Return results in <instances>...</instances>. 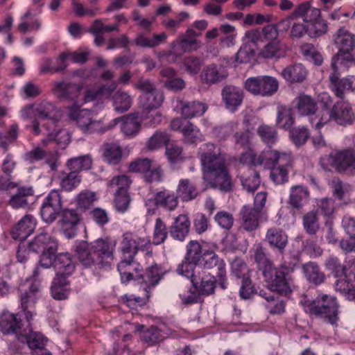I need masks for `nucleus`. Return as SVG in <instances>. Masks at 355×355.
<instances>
[{
	"label": "nucleus",
	"instance_id": "obj_1",
	"mask_svg": "<svg viewBox=\"0 0 355 355\" xmlns=\"http://www.w3.org/2000/svg\"><path fill=\"white\" fill-rule=\"evenodd\" d=\"M116 241L110 238L98 239L91 243L80 242L76 249V256L83 266H107L114 259Z\"/></svg>",
	"mask_w": 355,
	"mask_h": 355
},
{
	"label": "nucleus",
	"instance_id": "obj_2",
	"mask_svg": "<svg viewBox=\"0 0 355 355\" xmlns=\"http://www.w3.org/2000/svg\"><path fill=\"white\" fill-rule=\"evenodd\" d=\"M300 259L296 256L292 263H282L279 267L273 265L264 269L263 275L268 288L273 292H277L282 295H288L292 292L293 281L290 274L292 273Z\"/></svg>",
	"mask_w": 355,
	"mask_h": 355
},
{
	"label": "nucleus",
	"instance_id": "obj_3",
	"mask_svg": "<svg viewBox=\"0 0 355 355\" xmlns=\"http://www.w3.org/2000/svg\"><path fill=\"white\" fill-rule=\"evenodd\" d=\"M320 164L326 171L334 169L336 173L349 177L355 176V149L347 147L334 150L320 159Z\"/></svg>",
	"mask_w": 355,
	"mask_h": 355
},
{
	"label": "nucleus",
	"instance_id": "obj_4",
	"mask_svg": "<svg viewBox=\"0 0 355 355\" xmlns=\"http://www.w3.org/2000/svg\"><path fill=\"white\" fill-rule=\"evenodd\" d=\"M91 112L88 110H81L79 106L74 104L69 108V118L76 121L78 126L85 133L98 132L104 134L105 132L114 128L119 119H114L107 123L103 121L92 120Z\"/></svg>",
	"mask_w": 355,
	"mask_h": 355
},
{
	"label": "nucleus",
	"instance_id": "obj_5",
	"mask_svg": "<svg viewBox=\"0 0 355 355\" xmlns=\"http://www.w3.org/2000/svg\"><path fill=\"white\" fill-rule=\"evenodd\" d=\"M296 108L301 115L309 117V120L315 129H320L328 123V112L318 110L315 101L310 96L302 94L295 98Z\"/></svg>",
	"mask_w": 355,
	"mask_h": 355
},
{
	"label": "nucleus",
	"instance_id": "obj_6",
	"mask_svg": "<svg viewBox=\"0 0 355 355\" xmlns=\"http://www.w3.org/2000/svg\"><path fill=\"white\" fill-rule=\"evenodd\" d=\"M334 42L338 49L337 61L345 67L355 64V35L341 28L334 35Z\"/></svg>",
	"mask_w": 355,
	"mask_h": 355
},
{
	"label": "nucleus",
	"instance_id": "obj_7",
	"mask_svg": "<svg viewBox=\"0 0 355 355\" xmlns=\"http://www.w3.org/2000/svg\"><path fill=\"white\" fill-rule=\"evenodd\" d=\"M29 248L37 253L41 252L40 265L44 268L52 266V259L57 252L58 242L56 239L46 232L37 234L29 243Z\"/></svg>",
	"mask_w": 355,
	"mask_h": 355
},
{
	"label": "nucleus",
	"instance_id": "obj_8",
	"mask_svg": "<svg viewBox=\"0 0 355 355\" xmlns=\"http://www.w3.org/2000/svg\"><path fill=\"white\" fill-rule=\"evenodd\" d=\"M311 314L323 319L324 321L336 324L338 320V304L336 298L324 295L313 301L307 306Z\"/></svg>",
	"mask_w": 355,
	"mask_h": 355
},
{
	"label": "nucleus",
	"instance_id": "obj_9",
	"mask_svg": "<svg viewBox=\"0 0 355 355\" xmlns=\"http://www.w3.org/2000/svg\"><path fill=\"white\" fill-rule=\"evenodd\" d=\"M245 88L254 95L271 96L277 92L279 82L272 76H259L248 78L245 82Z\"/></svg>",
	"mask_w": 355,
	"mask_h": 355
},
{
	"label": "nucleus",
	"instance_id": "obj_10",
	"mask_svg": "<svg viewBox=\"0 0 355 355\" xmlns=\"http://www.w3.org/2000/svg\"><path fill=\"white\" fill-rule=\"evenodd\" d=\"M199 155L205 171L226 164L227 155L219 146L206 143L200 148Z\"/></svg>",
	"mask_w": 355,
	"mask_h": 355
},
{
	"label": "nucleus",
	"instance_id": "obj_11",
	"mask_svg": "<svg viewBox=\"0 0 355 355\" xmlns=\"http://www.w3.org/2000/svg\"><path fill=\"white\" fill-rule=\"evenodd\" d=\"M63 210L62 198L58 190H52L44 198L42 205L40 214L44 221L51 223Z\"/></svg>",
	"mask_w": 355,
	"mask_h": 355
},
{
	"label": "nucleus",
	"instance_id": "obj_12",
	"mask_svg": "<svg viewBox=\"0 0 355 355\" xmlns=\"http://www.w3.org/2000/svg\"><path fill=\"white\" fill-rule=\"evenodd\" d=\"M208 182L211 188L221 192H230L232 190L233 182L228 172L227 164L206 170Z\"/></svg>",
	"mask_w": 355,
	"mask_h": 355
},
{
	"label": "nucleus",
	"instance_id": "obj_13",
	"mask_svg": "<svg viewBox=\"0 0 355 355\" xmlns=\"http://www.w3.org/2000/svg\"><path fill=\"white\" fill-rule=\"evenodd\" d=\"M331 66L334 72L329 76V87L336 97L343 99L347 94L355 91V76H350L340 78L334 61L332 62Z\"/></svg>",
	"mask_w": 355,
	"mask_h": 355
},
{
	"label": "nucleus",
	"instance_id": "obj_14",
	"mask_svg": "<svg viewBox=\"0 0 355 355\" xmlns=\"http://www.w3.org/2000/svg\"><path fill=\"white\" fill-rule=\"evenodd\" d=\"M201 259L205 269H216V275L218 277V283L223 289H225L227 288L226 270L223 261L220 259L215 252L211 250H204Z\"/></svg>",
	"mask_w": 355,
	"mask_h": 355
},
{
	"label": "nucleus",
	"instance_id": "obj_15",
	"mask_svg": "<svg viewBox=\"0 0 355 355\" xmlns=\"http://www.w3.org/2000/svg\"><path fill=\"white\" fill-rule=\"evenodd\" d=\"M259 158L258 164L268 168L277 164L291 165L293 161L291 153L279 152L271 149L270 147L263 150L259 155Z\"/></svg>",
	"mask_w": 355,
	"mask_h": 355
},
{
	"label": "nucleus",
	"instance_id": "obj_16",
	"mask_svg": "<svg viewBox=\"0 0 355 355\" xmlns=\"http://www.w3.org/2000/svg\"><path fill=\"white\" fill-rule=\"evenodd\" d=\"M328 123L334 119L338 124L346 125L352 124L355 121V114L351 105L346 101H338L332 107L331 112H328Z\"/></svg>",
	"mask_w": 355,
	"mask_h": 355
},
{
	"label": "nucleus",
	"instance_id": "obj_17",
	"mask_svg": "<svg viewBox=\"0 0 355 355\" xmlns=\"http://www.w3.org/2000/svg\"><path fill=\"white\" fill-rule=\"evenodd\" d=\"M200 47V42L196 38H188L180 35L179 37L171 44V49L164 55L168 58L172 57V61L182 55L186 52L196 51Z\"/></svg>",
	"mask_w": 355,
	"mask_h": 355
},
{
	"label": "nucleus",
	"instance_id": "obj_18",
	"mask_svg": "<svg viewBox=\"0 0 355 355\" xmlns=\"http://www.w3.org/2000/svg\"><path fill=\"white\" fill-rule=\"evenodd\" d=\"M228 75V71L225 67L212 63L203 68L200 74V78L203 84L210 86L225 80Z\"/></svg>",
	"mask_w": 355,
	"mask_h": 355
},
{
	"label": "nucleus",
	"instance_id": "obj_19",
	"mask_svg": "<svg viewBox=\"0 0 355 355\" xmlns=\"http://www.w3.org/2000/svg\"><path fill=\"white\" fill-rule=\"evenodd\" d=\"M266 216L259 212L257 209H253L250 205H244L239 212L241 227L247 232H252L259 227L260 220Z\"/></svg>",
	"mask_w": 355,
	"mask_h": 355
},
{
	"label": "nucleus",
	"instance_id": "obj_20",
	"mask_svg": "<svg viewBox=\"0 0 355 355\" xmlns=\"http://www.w3.org/2000/svg\"><path fill=\"white\" fill-rule=\"evenodd\" d=\"M59 223L62 231L67 239L73 238L76 235L77 225L80 221V215L76 209H64L60 214Z\"/></svg>",
	"mask_w": 355,
	"mask_h": 355
},
{
	"label": "nucleus",
	"instance_id": "obj_21",
	"mask_svg": "<svg viewBox=\"0 0 355 355\" xmlns=\"http://www.w3.org/2000/svg\"><path fill=\"white\" fill-rule=\"evenodd\" d=\"M7 189L11 191L16 189L9 200V205L14 209L23 208L28 205L27 198L34 195L32 187L20 186L19 183L10 182L7 184Z\"/></svg>",
	"mask_w": 355,
	"mask_h": 355
},
{
	"label": "nucleus",
	"instance_id": "obj_22",
	"mask_svg": "<svg viewBox=\"0 0 355 355\" xmlns=\"http://www.w3.org/2000/svg\"><path fill=\"white\" fill-rule=\"evenodd\" d=\"M120 249L123 258L119 263V268H124L130 266L137 253L135 236L132 233L125 232L123 234Z\"/></svg>",
	"mask_w": 355,
	"mask_h": 355
},
{
	"label": "nucleus",
	"instance_id": "obj_23",
	"mask_svg": "<svg viewBox=\"0 0 355 355\" xmlns=\"http://www.w3.org/2000/svg\"><path fill=\"white\" fill-rule=\"evenodd\" d=\"M320 10L313 7L309 2L305 1L297 6L286 21L297 18L302 19L306 25L315 21L320 17Z\"/></svg>",
	"mask_w": 355,
	"mask_h": 355
},
{
	"label": "nucleus",
	"instance_id": "obj_24",
	"mask_svg": "<svg viewBox=\"0 0 355 355\" xmlns=\"http://www.w3.org/2000/svg\"><path fill=\"white\" fill-rule=\"evenodd\" d=\"M221 96L226 107L231 111H235L241 105L244 94L241 88L228 85L222 89Z\"/></svg>",
	"mask_w": 355,
	"mask_h": 355
},
{
	"label": "nucleus",
	"instance_id": "obj_25",
	"mask_svg": "<svg viewBox=\"0 0 355 355\" xmlns=\"http://www.w3.org/2000/svg\"><path fill=\"white\" fill-rule=\"evenodd\" d=\"M83 85L71 82L60 81L53 84V92L60 98L75 101L80 96Z\"/></svg>",
	"mask_w": 355,
	"mask_h": 355
},
{
	"label": "nucleus",
	"instance_id": "obj_26",
	"mask_svg": "<svg viewBox=\"0 0 355 355\" xmlns=\"http://www.w3.org/2000/svg\"><path fill=\"white\" fill-rule=\"evenodd\" d=\"M265 241L271 248L277 250L282 254L288 245V238L286 232L282 229L270 227L266 231Z\"/></svg>",
	"mask_w": 355,
	"mask_h": 355
},
{
	"label": "nucleus",
	"instance_id": "obj_27",
	"mask_svg": "<svg viewBox=\"0 0 355 355\" xmlns=\"http://www.w3.org/2000/svg\"><path fill=\"white\" fill-rule=\"evenodd\" d=\"M36 225V220L31 215H25L11 230V236L15 240L24 241L31 234Z\"/></svg>",
	"mask_w": 355,
	"mask_h": 355
},
{
	"label": "nucleus",
	"instance_id": "obj_28",
	"mask_svg": "<svg viewBox=\"0 0 355 355\" xmlns=\"http://www.w3.org/2000/svg\"><path fill=\"white\" fill-rule=\"evenodd\" d=\"M22 323L18 314L6 311L0 316V328L3 334H20Z\"/></svg>",
	"mask_w": 355,
	"mask_h": 355
},
{
	"label": "nucleus",
	"instance_id": "obj_29",
	"mask_svg": "<svg viewBox=\"0 0 355 355\" xmlns=\"http://www.w3.org/2000/svg\"><path fill=\"white\" fill-rule=\"evenodd\" d=\"M307 75V69L300 63L290 64L281 72L282 78L290 83H302L306 80Z\"/></svg>",
	"mask_w": 355,
	"mask_h": 355
},
{
	"label": "nucleus",
	"instance_id": "obj_30",
	"mask_svg": "<svg viewBox=\"0 0 355 355\" xmlns=\"http://www.w3.org/2000/svg\"><path fill=\"white\" fill-rule=\"evenodd\" d=\"M190 220L187 214L178 216L170 227V234L175 240L183 241L189 232Z\"/></svg>",
	"mask_w": 355,
	"mask_h": 355
},
{
	"label": "nucleus",
	"instance_id": "obj_31",
	"mask_svg": "<svg viewBox=\"0 0 355 355\" xmlns=\"http://www.w3.org/2000/svg\"><path fill=\"white\" fill-rule=\"evenodd\" d=\"M52 266L57 275H71L75 269V265L70 254L60 253L52 259Z\"/></svg>",
	"mask_w": 355,
	"mask_h": 355
},
{
	"label": "nucleus",
	"instance_id": "obj_32",
	"mask_svg": "<svg viewBox=\"0 0 355 355\" xmlns=\"http://www.w3.org/2000/svg\"><path fill=\"white\" fill-rule=\"evenodd\" d=\"M309 198V191L303 185H295L291 188L288 203L293 209L300 210Z\"/></svg>",
	"mask_w": 355,
	"mask_h": 355
},
{
	"label": "nucleus",
	"instance_id": "obj_33",
	"mask_svg": "<svg viewBox=\"0 0 355 355\" xmlns=\"http://www.w3.org/2000/svg\"><path fill=\"white\" fill-rule=\"evenodd\" d=\"M23 158L30 164L46 159V162L53 168L58 159L56 151H46L40 147H36L24 154Z\"/></svg>",
	"mask_w": 355,
	"mask_h": 355
},
{
	"label": "nucleus",
	"instance_id": "obj_34",
	"mask_svg": "<svg viewBox=\"0 0 355 355\" xmlns=\"http://www.w3.org/2000/svg\"><path fill=\"white\" fill-rule=\"evenodd\" d=\"M103 160L110 165L118 164L122 158V149L117 143H105L101 146Z\"/></svg>",
	"mask_w": 355,
	"mask_h": 355
},
{
	"label": "nucleus",
	"instance_id": "obj_35",
	"mask_svg": "<svg viewBox=\"0 0 355 355\" xmlns=\"http://www.w3.org/2000/svg\"><path fill=\"white\" fill-rule=\"evenodd\" d=\"M35 114L42 119L49 120L53 128L58 121L59 111L53 103L42 101L35 107Z\"/></svg>",
	"mask_w": 355,
	"mask_h": 355
},
{
	"label": "nucleus",
	"instance_id": "obj_36",
	"mask_svg": "<svg viewBox=\"0 0 355 355\" xmlns=\"http://www.w3.org/2000/svg\"><path fill=\"white\" fill-rule=\"evenodd\" d=\"M178 198L183 202L195 199L199 194L196 185L189 179H181L176 188Z\"/></svg>",
	"mask_w": 355,
	"mask_h": 355
},
{
	"label": "nucleus",
	"instance_id": "obj_37",
	"mask_svg": "<svg viewBox=\"0 0 355 355\" xmlns=\"http://www.w3.org/2000/svg\"><path fill=\"white\" fill-rule=\"evenodd\" d=\"M122 121L121 129L122 132L127 137H134L138 134L141 128V121L135 114H130L121 118H118Z\"/></svg>",
	"mask_w": 355,
	"mask_h": 355
},
{
	"label": "nucleus",
	"instance_id": "obj_38",
	"mask_svg": "<svg viewBox=\"0 0 355 355\" xmlns=\"http://www.w3.org/2000/svg\"><path fill=\"white\" fill-rule=\"evenodd\" d=\"M302 268L304 275L309 282L315 285L324 282L325 275L316 262L309 261L303 264Z\"/></svg>",
	"mask_w": 355,
	"mask_h": 355
},
{
	"label": "nucleus",
	"instance_id": "obj_39",
	"mask_svg": "<svg viewBox=\"0 0 355 355\" xmlns=\"http://www.w3.org/2000/svg\"><path fill=\"white\" fill-rule=\"evenodd\" d=\"M166 38L167 35L165 33L153 34L150 38L146 37L144 33H139L132 40V44L143 48H154L165 43Z\"/></svg>",
	"mask_w": 355,
	"mask_h": 355
},
{
	"label": "nucleus",
	"instance_id": "obj_40",
	"mask_svg": "<svg viewBox=\"0 0 355 355\" xmlns=\"http://www.w3.org/2000/svg\"><path fill=\"white\" fill-rule=\"evenodd\" d=\"M181 114L185 119L202 116L207 110L205 104L199 101H181Z\"/></svg>",
	"mask_w": 355,
	"mask_h": 355
},
{
	"label": "nucleus",
	"instance_id": "obj_41",
	"mask_svg": "<svg viewBox=\"0 0 355 355\" xmlns=\"http://www.w3.org/2000/svg\"><path fill=\"white\" fill-rule=\"evenodd\" d=\"M162 272L157 265H153L149 267L144 275L138 273V280L142 279L141 284H144L146 287L144 291L148 293V288L156 286L162 277Z\"/></svg>",
	"mask_w": 355,
	"mask_h": 355
},
{
	"label": "nucleus",
	"instance_id": "obj_42",
	"mask_svg": "<svg viewBox=\"0 0 355 355\" xmlns=\"http://www.w3.org/2000/svg\"><path fill=\"white\" fill-rule=\"evenodd\" d=\"M139 98L144 109L150 111L157 109L162 105L164 101V95L157 89L149 94H142Z\"/></svg>",
	"mask_w": 355,
	"mask_h": 355
},
{
	"label": "nucleus",
	"instance_id": "obj_43",
	"mask_svg": "<svg viewBox=\"0 0 355 355\" xmlns=\"http://www.w3.org/2000/svg\"><path fill=\"white\" fill-rule=\"evenodd\" d=\"M112 98L114 110L121 113L128 110L132 103V98L128 92L122 89L117 90L112 95Z\"/></svg>",
	"mask_w": 355,
	"mask_h": 355
},
{
	"label": "nucleus",
	"instance_id": "obj_44",
	"mask_svg": "<svg viewBox=\"0 0 355 355\" xmlns=\"http://www.w3.org/2000/svg\"><path fill=\"white\" fill-rule=\"evenodd\" d=\"M92 162V157L89 155H85L69 159L67 162V166L69 170L78 174V172L80 171L90 169Z\"/></svg>",
	"mask_w": 355,
	"mask_h": 355
},
{
	"label": "nucleus",
	"instance_id": "obj_45",
	"mask_svg": "<svg viewBox=\"0 0 355 355\" xmlns=\"http://www.w3.org/2000/svg\"><path fill=\"white\" fill-rule=\"evenodd\" d=\"M257 132L261 140L268 147H271L278 140V133L276 129L268 125L262 124L259 125L257 128Z\"/></svg>",
	"mask_w": 355,
	"mask_h": 355
},
{
	"label": "nucleus",
	"instance_id": "obj_46",
	"mask_svg": "<svg viewBox=\"0 0 355 355\" xmlns=\"http://www.w3.org/2000/svg\"><path fill=\"white\" fill-rule=\"evenodd\" d=\"M302 225L307 234H315L320 229L319 218L316 211L306 213L302 217Z\"/></svg>",
	"mask_w": 355,
	"mask_h": 355
},
{
	"label": "nucleus",
	"instance_id": "obj_47",
	"mask_svg": "<svg viewBox=\"0 0 355 355\" xmlns=\"http://www.w3.org/2000/svg\"><path fill=\"white\" fill-rule=\"evenodd\" d=\"M40 292V285L38 283H32L28 291L21 295V306L22 310H26L31 307L35 302L37 294Z\"/></svg>",
	"mask_w": 355,
	"mask_h": 355
},
{
	"label": "nucleus",
	"instance_id": "obj_48",
	"mask_svg": "<svg viewBox=\"0 0 355 355\" xmlns=\"http://www.w3.org/2000/svg\"><path fill=\"white\" fill-rule=\"evenodd\" d=\"M157 201L158 205L168 211L174 210L178 205V198L166 191L157 193Z\"/></svg>",
	"mask_w": 355,
	"mask_h": 355
},
{
	"label": "nucleus",
	"instance_id": "obj_49",
	"mask_svg": "<svg viewBox=\"0 0 355 355\" xmlns=\"http://www.w3.org/2000/svg\"><path fill=\"white\" fill-rule=\"evenodd\" d=\"M25 336L28 347L33 351L45 349L44 347L48 339L40 332L30 330L28 334H25Z\"/></svg>",
	"mask_w": 355,
	"mask_h": 355
},
{
	"label": "nucleus",
	"instance_id": "obj_50",
	"mask_svg": "<svg viewBox=\"0 0 355 355\" xmlns=\"http://www.w3.org/2000/svg\"><path fill=\"white\" fill-rule=\"evenodd\" d=\"M325 268L329 270L335 277H342L346 275V266L335 256H330L324 262Z\"/></svg>",
	"mask_w": 355,
	"mask_h": 355
},
{
	"label": "nucleus",
	"instance_id": "obj_51",
	"mask_svg": "<svg viewBox=\"0 0 355 355\" xmlns=\"http://www.w3.org/2000/svg\"><path fill=\"white\" fill-rule=\"evenodd\" d=\"M291 166L277 164L270 168L271 169L270 177L272 182L276 184H282L286 182L288 180V168Z\"/></svg>",
	"mask_w": 355,
	"mask_h": 355
},
{
	"label": "nucleus",
	"instance_id": "obj_52",
	"mask_svg": "<svg viewBox=\"0 0 355 355\" xmlns=\"http://www.w3.org/2000/svg\"><path fill=\"white\" fill-rule=\"evenodd\" d=\"M165 154L168 160L172 164H176L184 159L182 146L174 141L166 144Z\"/></svg>",
	"mask_w": 355,
	"mask_h": 355
},
{
	"label": "nucleus",
	"instance_id": "obj_53",
	"mask_svg": "<svg viewBox=\"0 0 355 355\" xmlns=\"http://www.w3.org/2000/svg\"><path fill=\"white\" fill-rule=\"evenodd\" d=\"M198 263L187 260L184 258L182 263L179 265L178 271L182 275L185 276L187 278L190 279L191 283L194 286H196L198 281L195 275V269Z\"/></svg>",
	"mask_w": 355,
	"mask_h": 355
},
{
	"label": "nucleus",
	"instance_id": "obj_54",
	"mask_svg": "<svg viewBox=\"0 0 355 355\" xmlns=\"http://www.w3.org/2000/svg\"><path fill=\"white\" fill-rule=\"evenodd\" d=\"M168 233L165 223L160 218H157L153 230V243L156 245L163 243L167 239Z\"/></svg>",
	"mask_w": 355,
	"mask_h": 355
},
{
	"label": "nucleus",
	"instance_id": "obj_55",
	"mask_svg": "<svg viewBox=\"0 0 355 355\" xmlns=\"http://www.w3.org/2000/svg\"><path fill=\"white\" fill-rule=\"evenodd\" d=\"M203 247L196 240L190 241L187 245L185 258L194 262L199 263L203 256Z\"/></svg>",
	"mask_w": 355,
	"mask_h": 355
},
{
	"label": "nucleus",
	"instance_id": "obj_56",
	"mask_svg": "<svg viewBox=\"0 0 355 355\" xmlns=\"http://www.w3.org/2000/svg\"><path fill=\"white\" fill-rule=\"evenodd\" d=\"M19 127L17 123L12 124L6 133L0 132V147L7 151L9 145L15 142L18 137Z\"/></svg>",
	"mask_w": 355,
	"mask_h": 355
},
{
	"label": "nucleus",
	"instance_id": "obj_57",
	"mask_svg": "<svg viewBox=\"0 0 355 355\" xmlns=\"http://www.w3.org/2000/svg\"><path fill=\"white\" fill-rule=\"evenodd\" d=\"M277 123L284 129H288L294 123L291 108L286 106H278Z\"/></svg>",
	"mask_w": 355,
	"mask_h": 355
},
{
	"label": "nucleus",
	"instance_id": "obj_58",
	"mask_svg": "<svg viewBox=\"0 0 355 355\" xmlns=\"http://www.w3.org/2000/svg\"><path fill=\"white\" fill-rule=\"evenodd\" d=\"M300 50L304 58L316 65H320L323 61L321 54L316 50L311 44H304L301 46Z\"/></svg>",
	"mask_w": 355,
	"mask_h": 355
},
{
	"label": "nucleus",
	"instance_id": "obj_59",
	"mask_svg": "<svg viewBox=\"0 0 355 355\" xmlns=\"http://www.w3.org/2000/svg\"><path fill=\"white\" fill-rule=\"evenodd\" d=\"M81 177L74 171H70L67 174L60 176V186L62 189L71 191L80 182Z\"/></svg>",
	"mask_w": 355,
	"mask_h": 355
},
{
	"label": "nucleus",
	"instance_id": "obj_60",
	"mask_svg": "<svg viewBox=\"0 0 355 355\" xmlns=\"http://www.w3.org/2000/svg\"><path fill=\"white\" fill-rule=\"evenodd\" d=\"M241 181L245 189L253 192L260 184L259 174L254 170H250L247 176L241 177Z\"/></svg>",
	"mask_w": 355,
	"mask_h": 355
},
{
	"label": "nucleus",
	"instance_id": "obj_61",
	"mask_svg": "<svg viewBox=\"0 0 355 355\" xmlns=\"http://www.w3.org/2000/svg\"><path fill=\"white\" fill-rule=\"evenodd\" d=\"M169 136L164 132L157 131L151 136L148 142L147 147L149 150H156L164 145L166 146L170 141Z\"/></svg>",
	"mask_w": 355,
	"mask_h": 355
},
{
	"label": "nucleus",
	"instance_id": "obj_62",
	"mask_svg": "<svg viewBox=\"0 0 355 355\" xmlns=\"http://www.w3.org/2000/svg\"><path fill=\"white\" fill-rule=\"evenodd\" d=\"M153 160L148 158L137 159L129 164V171L132 173H146L153 168Z\"/></svg>",
	"mask_w": 355,
	"mask_h": 355
},
{
	"label": "nucleus",
	"instance_id": "obj_63",
	"mask_svg": "<svg viewBox=\"0 0 355 355\" xmlns=\"http://www.w3.org/2000/svg\"><path fill=\"white\" fill-rule=\"evenodd\" d=\"M232 273L237 279L245 280L250 278L249 269L247 264L241 259H235L232 264Z\"/></svg>",
	"mask_w": 355,
	"mask_h": 355
},
{
	"label": "nucleus",
	"instance_id": "obj_64",
	"mask_svg": "<svg viewBox=\"0 0 355 355\" xmlns=\"http://www.w3.org/2000/svg\"><path fill=\"white\" fill-rule=\"evenodd\" d=\"M309 130L305 127L293 128L290 130V137L293 144L299 147L304 145L309 137Z\"/></svg>",
	"mask_w": 355,
	"mask_h": 355
}]
</instances>
